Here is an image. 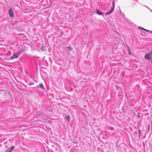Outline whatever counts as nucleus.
Listing matches in <instances>:
<instances>
[{
	"label": "nucleus",
	"instance_id": "obj_20",
	"mask_svg": "<svg viewBox=\"0 0 152 152\" xmlns=\"http://www.w3.org/2000/svg\"><path fill=\"white\" fill-rule=\"evenodd\" d=\"M149 125H148V129H149Z\"/></svg>",
	"mask_w": 152,
	"mask_h": 152
},
{
	"label": "nucleus",
	"instance_id": "obj_4",
	"mask_svg": "<svg viewBox=\"0 0 152 152\" xmlns=\"http://www.w3.org/2000/svg\"><path fill=\"white\" fill-rule=\"evenodd\" d=\"M15 148V146H12L9 148L7 150L6 152H11Z\"/></svg>",
	"mask_w": 152,
	"mask_h": 152
},
{
	"label": "nucleus",
	"instance_id": "obj_6",
	"mask_svg": "<svg viewBox=\"0 0 152 152\" xmlns=\"http://www.w3.org/2000/svg\"><path fill=\"white\" fill-rule=\"evenodd\" d=\"M96 12L99 15H103V13L101 11L99 10L98 9L96 10Z\"/></svg>",
	"mask_w": 152,
	"mask_h": 152
},
{
	"label": "nucleus",
	"instance_id": "obj_17",
	"mask_svg": "<svg viewBox=\"0 0 152 152\" xmlns=\"http://www.w3.org/2000/svg\"><path fill=\"white\" fill-rule=\"evenodd\" d=\"M116 88H118V86H116Z\"/></svg>",
	"mask_w": 152,
	"mask_h": 152
},
{
	"label": "nucleus",
	"instance_id": "obj_19",
	"mask_svg": "<svg viewBox=\"0 0 152 152\" xmlns=\"http://www.w3.org/2000/svg\"><path fill=\"white\" fill-rule=\"evenodd\" d=\"M139 132L140 133V130H139Z\"/></svg>",
	"mask_w": 152,
	"mask_h": 152
},
{
	"label": "nucleus",
	"instance_id": "obj_13",
	"mask_svg": "<svg viewBox=\"0 0 152 152\" xmlns=\"http://www.w3.org/2000/svg\"><path fill=\"white\" fill-rule=\"evenodd\" d=\"M110 129L111 130H114V128L113 127H110Z\"/></svg>",
	"mask_w": 152,
	"mask_h": 152
},
{
	"label": "nucleus",
	"instance_id": "obj_2",
	"mask_svg": "<svg viewBox=\"0 0 152 152\" xmlns=\"http://www.w3.org/2000/svg\"><path fill=\"white\" fill-rule=\"evenodd\" d=\"M145 57L147 59H150L152 58V51L146 54L145 56Z\"/></svg>",
	"mask_w": 152,
	"mask_h": 152
},
{
	"label": "nucleus",
	"instance_id": "obj_8",
	"mask_svg": "<svg viewBox=\"0 0 152 152\" xmlns=\"http://www.w3.org/2000/svg\"><path fill=\"white\" fill-rule=\"evenodd\" d=\"M23 52V51L22 50H20L19 51L18 53H16V55L18 56V57L20 55V54Z\"/></svg>",
	"mask_w": 152,
	"mask_h": 152
},
{
	"label": "nucleus",
	"instance_id": "obj_7",
	"mask_svg": "<svg viewBox=\"0 0 152 152\" xmlns=\"http://www.w3.org/2000/svg\"><path fill=\"white\" fill-rule=\"evenodd\" d=\"M39 86L40 87V88L41 89H44V86H43V85L41 83H40L39 84Z\"/></svg>",
	"mask_w": 152,
	"mask_h": 152
},
{
	"label": "nucleus",
	"instance_id": "obj_21",
	"mask_svg": "<svg viewBox=\"0 0 152 152\" xmlns=\"http://www.w3.org/2000/svg\"><path fill=\"white\" fill-rule=\"evenodd\" d=\"M151 33H152V31H151Z\"/></svg>",
	"mask_w": 152,
	"mask_h": 152
},
{
	"label": "nucleus",
	"instance_id": "obj_18",
	"mask_svg": "<svg viewBox=\"0 0 152 152\" xmlns=\"http://www.w3.org/2000/svg\"><path fill=\"white\" fill-rule=\"evenodd\" d=\"M143 30L145 31H146V29L144 28H143Z\"/></svg>",
	"mask_w": 152,
	"mask_h": 152
},
{
	"label": "nucleus",
	"instance_id": "obj_3",
	"mask_svg": "<svg viewBox=\"0 0 152 152\" xmlns=\"http://www.w3.org/2000/svg\"><path fill=\"white\" fill-rule=\"evenodd\" d=\"M9 14L10 16L11 17H13L14 16V13L12 9L10 8L8 11Z\"/></svg>",
	"mask_w": 152,
	"mask_h": 152
},
{
	"label": "nucleus",
	"instance_id": "obj_15",
	"mask_svg": "<svg viewBox=\"0 0 152 152\" xmlns=\"http://www.w3.org/2000/svg\"><path fill=\"white\" fill-rule=\"evenodd\" d=\"M148 31H148H149V30H146V31Z\"/></svg>",
	"mask_w": 152,
	"mask_h": 152
},
{
	"label": "nucleus",
	"instance_id": "obj_9",
	"mask_svg": "<svg viewBox=\"0 0 152 152\" xmlns=\"http://www.w3.org/2000/svg\"><path fill=\"white\" fill-rule=\"evenodd\" d=\"M69 51H72V48L70 47H68L66 48Z\"/></svg>",
	"mask_w": 152,
	"mask_h": 152
},
{
	"label": "nucleus",
	"instance_id": "obj_5",
	"mask_svg": "<svg viewBox=\"0 0 152 152\" xmlns=\"http://www.w3.org/2000/svg\"><path fill=\"white\" fill-rule=\"evenodd\" d=\"M18 57V56L15 53H13V55L10 58V59H12L17 58Z\"/></svg>",
	"mask_w": 152,
	"mask_h": 152
},
{
	"label": "nucleus",
	"instance_id": "obj_16",
	"mask_svg": "<svg viewBox=\"0 0 152 152\" xmlns=\"http://www.w3.org/2000/svg\"><path fill=\"white\" fill-rule=\"evenodd\" d=\"M145 6V7H147V8H148V9H149V8L148 7H147L146 6Z\"/></svg>",
	"mask_w": 152,
	"mask_h": 152
},
{
	"label": "nucleus",
	"instance_id": "obj_11",
	"mask_svg": "<svg viewBox=\"0 0 152 152\" xmlns=\"http://www.w3.org/2000/svg\"><path fill=\"white\" fill-rule=\"evenodd\" d=\"M40 49L42 51L44 50V47L43 45H42L40 48Z\"/></svg>",
	"mask_w": 152,
	"mask_h": 152
},
{
	"label": "nucleus",
	"instance_id": "obj_14",
	"mask_svg": "<svg viewBox=\"0 0 152 152\" xmlns=\"http://www.w3.org/2000/svg\"><path fill=\"white\" fill-rule=\"evenodd\" d=\"M138 28L139 29H142V30H143V28H142V27H140V26H139L138 27Z\"/></svg>",
	"mask_w": 152,
	"mask_h": 152
},
{
	"label": "nucleus",
	"instance_id": "obj_10",
	"mask_svg": "<svg viewBox=\"0 0 152 152\" xmlns=\"http://www.w3.org/2000/svg\"><path fill=\"white\" fill-rule=\"evenodd\" d=\"M66 118L69 121L70 119V116L69 115H67L66 117Z\"/></svg>",
	"mask_w": 152,
	"mask_h": 152
},
{
	"label": "nucleus",
	"instance_id": "obj_12",
	"mask_svg": "<svg viewBox=\"0 0 152 152\" xmlns=\"http://www.w3.org/2000/svg\"><path fill=\"white\" fill-rule=\"evenodd\" d=\"M128 51H129V55H130L131 54V53L130 52V49L129 48L128 49Z\"/></svg>",
	"mask_w": 152,
	"mask_h": 152
},
{
	"label": "nucleus",
	"instance_id": "obj_1",
	"mask_svg": "<svg viewBox=\"0 0 152 152\" xmlns=\"http://www.w3.org/2000/svg\"><path fill=\"white\" fill-rule=\"evenodd\" d=\"M115 2L114 1H113L112 2V7H111L110 11L106 12V14L107 15H108L111 14L114 10L115 8Z\"/></svg>",
	"mask_w": 152,
	"mask_h": 152
}]
</instances>
